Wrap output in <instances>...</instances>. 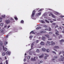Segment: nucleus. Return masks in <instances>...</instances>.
I'll use <instances>...</instances> for the list:
<instances>
[{"instance_id":"29","label":"nucleus","mask_w":64,"mask_h":64,"mask_svg":"<svg viewBox=\"0 0 64 64\" xmlns=\"http://www.w3.org/2000/svg\"><path fill=\"white\" fill-rule=\"evenodd\" d=\"M5 55V52H3L2 54V56H4Z\"/></svg>"},{"instance_id":"63","label":"nucleus","mask_w":64,"mask_h":64,"mask_svg":"<svg viewBox=\"0 0 64 64\" xmlns=\"http://www.w3.org/2000/svg\"><path fill=\"white\" fill-rule=\"evenodd\" d=\"M2 18H0V20H2Z\"/></svg>"},{"instance_id":"37","label":"nucleus","mask_w":64,"mask_h":64,"mask_svg":"<svg viewBox=\"0 0 64 64\" xmlns=\"http://www.w3.org/2000/svg\"><path fill=\"white\" fill-rule=\"evenodd\" d=\"M0 33H2L3 32V30H0Z\"/></svg>"},{"instance_id":"30","label":"nucleus","mask_w":64,"mask_h":64,"mask_svg":"<svg viewBox=\"0 0 64 64\" xmlns=\"http://www.w3.org/2000/svg\"><path fill=\"white\" fill-rule=\"evenodd\" d=\"M54 59H56V58H57V56H55L54 57Z\"/></svg>"},{"instance_id":"46","label":"nucleus","mask_w":64,"mask_h":64,"mask_svg":"<svg viewBox=\"0 0 64 64\" xmlns=\"http://www.w3.org/2000/svg\"><path fill=\"white\" fill-rule=\"evenodd\" d=\"M6 64H8V61L7 60H6Z\"/></svg>"},{"instance_id":"6","label":"nucleus","mask_w":64,"mask_h":64,"mask_svg":"<svg viewBox=\"0 0 64 64\" xmlns=\"http://www.w3.org/2000/svg\"><path fill=\"white\" fill-rule=\"evenodd\" d=\"M54 13L55 14V15H59L60 14H59V13L58 12H54Z\"/></svg>"},{"instance_id":"25","label":"nucleus","mask_w":64,"mask_h":64,"mask_svg":"<svg viewBox=\"0 0 64 64\" xmlns=\"http://www.w3.org/2000/svg\"><path fill=\"white\" fill-rule=\"evenodd\" d=\"M48 57V55H47L45 56L44 57V58L45 59H46V58Z\"/></svg>"},{"instance_id":"56","label":"nucleus","mask_w":64,"mask_h":64,"mask_svg":"<svg viewBox=\"0 0 64 64\" xmlns=\"http://www.w3.org/2000/svg\"><path fill=\"white\" fill-rule=\"evenodd\" d=\"M8 35H7L6 37V38H8Z\"/></svg>"},{"instance_id":"51","label":"nucleus","mask_w":64,"mask_h":64,"mask_svg":"<svg viewBox=\"0 0 64 64\" xmlns=\"http://www.w3.org/2000/svg\"><path fill=\"white\" fill-rule=\"evenodd\" d=\"M38 42H39V40H37L36 41V43H38Z\"/></svg>"},{"instance_id":"34","label":"nucleus","mask_w":64,"mask_h":64,"mask_svg":"<svg viewBox=\"0 0 64 64\" xmlns=\"http://www.w3.org/2000/svg\"><path fill=\"white\" fill-rule=\"evenodd\" d=\"M8 43L7 42H4V45H6Z\"/></svg>"},{"instance_id":"28","label":"nucleus","mask_w":64,"mask_h":64,"mask_svg":"<svg viewBox=\"0 0 64 64\" xmlns=\"http://www.w3.org/2000/svg\"><path fill=\"white\" fill-rule=\"evenodd\" d=\"M31 33H32V34H35V33H34V32H33V31H32V32H30V34H31Z\"/></svg>"},{"instance_id":"11","label":"nucleus","mask_w":64,"mask_h":64,"mask_svg":"<svg viewBox=\"0 0 64 64\" xmlns=\"http://www.w3.org/2000/svg\"><path fill=\"white\" fill-rule=\"evenodd\" d=\"M32 17H34V15H35V11L34 10L32 12Z\"/></svg>"},{"instance_id":"43","label":"nucleus","mask_w":64,"mask_h":64,"mask_svg":"<svg viewBox=\"0 0 64 64\" xmlns=\"http://www.w3.org/2000/svg\"><path fill=\"white\" fill-rule=\"evenodd\" d=\"M14 19H15V20H18V18H17V17H14Z\"/></svg>"},{"instance_id":"10","label":"nucleus","mask_w":64,"mask_h":64,"mask_svg":"<svg viewBox=\"0 0 64 64\" xmlns=\"http://www.w3.org/2000/svg\"><path fill=\"white\" fill-rule=\"evenodd\" d=\"M42 39L44 41H45L46 39V38L44 36H42Z\"/></svg>"},{"instance_id":"41","label":"nucleus","mask_w":64,"mask_h":64,"mask_svg":"<svg viewBox=\"0 0 64 64\" xmlns=\"http://www.w3.org/2000/svg\"><path fill=\"white\" fill-rule=\"evenodd\" d=\"M41 22L42 23H45L43 21V20H41Z\"/></svg>"},{"instance_id":"14","label":"nucleus","mask_w":64,"mask_h":64,"mask_svg":"<svg viewBox=\"0 0 64 64\" xmlns=\"http://www.w3.org/2000/svg\"><path fill=\"white\" fill-rule=\"evenodd\" d=\"M42 51H44V52H45L46 51V49L44 48H43L42 49Z\"/></svg>"},{"instance_id":"35","label":"nucleus","mask_w":64,"mask_h":64,"mask_svg":"<svg viewBox=\"0 0 64 64\" xmlns=\"http://www.w3.org/2000/svg\"><path fill=\"white\" fill-rule=\"evenodd\" d=\"M48 33L49 34H53V33L52 32H50Z\"/></svg>"},{"instance_id":"52","label":"nucleus","mask_w":64,"mask_h":64,"mask_svg":"<svg viewBox=\"0 0 64 64\" xmlns=\"http://www.w3.org/2000/svg\"><path fill=\"white\" fill-rule=\"evenodd\" d=\"M33 37V36H30V38H32Z\"/></svg>"},{"instance_id":"13","label":"nucleus","mask_w":64,"mask_h":64,"mask_svg":"<svg viewBox=\"0 0 64 64\" xmlns=\"http://www.w3.org/2000/svg\"><path fill=\"white\" fill-rule=\"evenodd\" d=\"M50 14L52 16V17H53V18H55V16L53 15L52 14V13L50 12Z\"/></svg>"},{"instance_id":"58","label":"nucleus","mask_w":64,"mask_h":64,"mask_svg":"<svg viewBox=\"0 0 64 64\" xmlns=\"http://www.w3.org/2000/svg\"><path fill=\"white\" fill-rule=\"evenodd\" d=\"M45 30H46V31H48V29L47 28H46L45 29Z\"/></svg>"},{"instance_id":"57","label":"nucleus","mask_w":64,"mask_h":64,"mask_svg":"<svg viewBox=\"0 0 64 64\" xmlns=\"http://www.w3.org/2000/svg\"><path fill=\"white\" fill-rule=\"evenodd\" d=\"M64 17V16H60V17Z\"/></svg>"},{"instance_id":"15","label":"nucleus","mask_w":64,"mask_h":64,"mask_svg":"<svg viewBox=\"0 0 64 64\" xmlns=\"http://www.w3.org/2000/svg\"><path fill=\"white\" fill-rule=\"evenodd\" d=\"M52 42H51V45H55V43L54 42L52 43Z\"/></svg>"},{"instance_id":"61","label":"nucleus","mask_w":64,"mask_h":64,"mask_svg":"<svg viewBox=\"0 0 64 64\" xmlns=\"http://www.w3.org/2000/svg\"><path fill=\"white\" fill-rule=\"evenodd\" d=\"M53 21H56V19H54L53 20Z\"/></svg>"},{"instance_id":"42","label":"nucleus","mask_w":64,"mask_h":64,"mask_svg":"<svg viewBox=\"0 0 64 64\" xmlns=\"http://www.w3.org/2000/svg\"><path fill=\"white\" fill-rule=\"evenodd\" d=\"M21 23H24V21L22 20L21 21Z\"/></svg>"},{"instance_id":"60","label":"nucleus","mask_w":64,"mask_h":64,"mask_svg":"<svg viewBox=\"0 0 64 64\" xmlns=\"http://www.w3.org/2000/svg\"><path fill=\"white\" fill-rule=\"evenodd\" d=\"M61 53H62V52H60V53H59V55H60V54H61Z\"/></svg>"},{"instance_id":"12","label":"nucleus","mask_w":64,"mask_h":64,"mask_svg":"<svg viewBox=\"0 0 64 64\" xmlns=\"http://www.w3.org/2000/svg\"><path fill=\"white\" fill-rule=\"evenodd\" d=\"M44 56V54H42L41 56H40L39 57V58H41L43 57Z\"/></svg>"},{"instance_id":"55","label":"nucleus","mask_w":64,"mask_h":64,"mask_svg":"<svg viewBox=\"0 0 64 64\" xmlns=\"http://www.w3.org/2000/svg\"><path fill=\"white\" fill-rule=\"evenodd\" d=\"M62 53L63 54V55L64 56V52L63 51H62Z\"/></svg>"},{"instance_id":"49","label":"nucleus","mask_w":64,"mask_h":64,"mask_svg":"<svg viewBox=\"0 0 64 64\" xmlns=\"http://www.w3.org/2000/svg\"><path fill=\"white\" fill-rule=\"evenodd\" d=\"M40 63H43V61L42 60L40 61Z\"/></svg>"},{"instance_id":"3","label":"nucleus","mask_w":64,"mask_h":64,"mask_svg":"<svg viewBox=\"0 0 64 64\" xmlns=\"http://www.w3.org/2000/svg\"><path fill=\"white\" fill-rule=\"evenodd\" d=\"M45 36H46V37H47L48 38V40H52V39L51 38H50V36H49V35H45Z\"/></svg>"},{"instance_id":"26","label":"nucleus","mask_w":64,"mask_h":64,"mask_svg":"<svg viewBox=\"0 0 64 64\" xmlns=\"http://www.w3.org/2000/svg\"><path fill=\"white\" fill-rule=\"evenodd\" d=\"M61 37H62V36L61 35H60L58 37V39H60Z\"/></svg>"},{"instance_id":"33","label":"nucleus","mask_w":64,"mask_h":64,"mask_svg":"<svg viewBox=\"0 0 64 64\" xmlns=\"http://www.w3.org/2000/svg\"><path fill=\"white\" fill-rule=\"evenodd\" d=\"M2 45V42H0V45Z\"/></svg>"},{"instance_id":"50","label":"nucleus","mask_w":64,"mask_h":64,"mask_svg":"<svg viewBox=\"0 0 64 64\" xmlns=\"http://www.w3.org/2000/svg\"><path fill=\"white\" fill-rule=\"evenodd\" d=\"M44 27L45 28H46L47 27V26L46 25H44Z\"/></svg>"},{"instance_id":"9","label":"nucleus","mask_w":64,"mask_h":64,"mask_svg":"<svg viewBox=\"0 0 64 64\" xmlns=\"http://www.w3.org/2000/svg\"><path fill=\"white\" fill-rule=\"evenodd\" d=\"M51 42H50L49 41H47L46 43V45H47L48 44L49 45H50L51 44Z\"/></svg>"},{"instance_id":"31","label":"nucleus","mask_w":64,"mask_h":64,"mask_svg":"<svg viewBox=\"0 0 64 64\" xmlns=\"http://www.w3.org/2000/svg\"><path fill=\"white\" fill-rule=\"evenodd\" d=\"M45 21L47 23H49V22H48V20H45Z\"/></svg>"},{"instance_id":"47","label":"nucleus","mask_w":64,"mask_h":64,"mask_svg":"<svg viewBox=\"0 0 64 64\" xmlns=\"http://www.w3.org/2000/svg\"><path fill=\"white\" fill-rule=\"evenodd\" d=\"M26 58H24V62H25L26 61Z\"/></svg>"},{"instance_id":"1","label":"nucleus","mask_w":64,"mask_h":64,"mask_svg":"<svg viewBox=\"0 0 64 64\" xmlns=\"http://www.w3.org/2000/svg\"><path fill=\"white\" fill-rule=\"evenodd\" d=\"M55 48H56V49H58V48H59V47L58 46H55L54 47V50L55 51L57 52V50L55 49Z\"/></svg>"},{"instance_id":"39","label":"nucleus","mask_w":64,"mask_h":64,"mask_svg":"<svg viewBox=\"0 0 64 64\" xmlns=\"http://www.w3.org/2000/svg\"><path fill=\"white\" fill-rule=\"evenodd\" d=\"M49 31H50L51 30V28H50L49 27Z\"/></svg>"},{"instance_id":"36","label":"nucleus","mask_w":64,"mask_h":64,"mask_svg":"<svg viewBox=\"0 0 64 64\" xmlns=\"http://www.w3.org/2000/svg\"><path fill=\"white\" fill-rule=\"evenodd\" d=\"M30 56H28V59H30Z\"/></svg>"},{"instance_id":"45","label":"nucleus","mask_w":64,"mask_h":64,"mask_svg":"<svg viewBox=\"0 0 64 64\" xmlns=\"http://www.w3.org/2000/svg\"><path fill=\"white\" fill-rule=\"evenodd\" d=\"M34 45V44H33L32 43V47H33V45Z\"/></svg>"},{"instance_id":"27","label":"nucleus","mask_w":64,"mask_h":64,"mask_svg":"<svg viewBox=\"0 0 64 64\" xmlns=\"http://www.w3.org/2000/svg\"><path fill=\"white\" fill-rule=\"evenodd\" d=\"M41 12H40L38 14V16H40V15H41Z\"/></svg>"},{"instance_id":"17","label":"nucleus","mask_w":64,"mask_h":64,"mask_svg":"<svg viewBox=\"0 0 64 64\" xmlns=\"http://www.w3.org/2000/svg\"><path fill=\"white\" fill-rule=\"evenodd\" d=\"M34 58L35 59H36V60L38 59V57L37 56H34Z\"/></svg>"},{"instance_id":"48","label":"nucleus","mask_w":64,"mask_h":64,"mask_svg":"<svg viewBox=\"0 0 64 64\" xmlns=\"http://www.w3.org/2000/svg\"><path fill=\"white\" fill-rule=\"evenodd\" d=\"M7 25H5L4 26V28H6L7 27Z\"/></svg>"},{"instance_id":"21","label":"nucleus","mask_w":64,"mask_h":64,"mask_svg":"<svg viewBox=\"0 0 64 64\" xmlns=\"http://www.w3.org/2000/svg\"><path fill=\"white\" fill-rule=\"evenodd\" d=\"M41 27H38L37 28H36V29H37V30H38V29H41Z\"/></svg>"},{"instance_id":"32","label":"nucleus","mask_w":64,"mask_h":64,"mask_svg":"<svg viewBox=\"0 0 64 64\" xmlns=\"http://www.w3.org/2000/svg\"><path fill=\"white\" fill-rule=\"evenodd\" d=\"M9 27H10V25H8V26L7 27V29H9Z\"/></svg>"},{"instance_id":"54","label":"nucleus","mask_w":64,"mask_h":64,"mask_svg":"<svg viewBox=\"0 0 64 64\" xmlns=\"http://www.w3.org/2000/svg\"><path fill=\"white\" fill-rule=\"evenodd\" d=\"M32 53V52H30V53L29 54L30 55H31V54Z\"/></svg>"},{"instance_id":"40","label":"nucleus","mask_w":64,"mask_h":64,"mask_svg":"<svg viewBox=\"0 0 64 64\" xmlns=\"http://www.w3.org/2000/svg\"><path fill=\"white\" fill-rule=\"evenodd\" d=\"M3 24L2 23H1L0 24V26H3Z\"/></svg>"},{"instance_id":"62","label":"nucleus","mask_w":64,"mask_h":64,"mask_svg":"<svg viewBox=\"0 0 64 64\" xmlns=\"http://www.w3.org/2000/svg\"><path fill=\"white\" fill-rule=\"evenodd\" d=\"M52 60L53 61H55V60L54 59H52Z\"/></svg>"},{"instance_id":"20","label":"nucleus","mask_w":64,"mask_h":64,"mask_svg":"<svg viewBox=\"0 0 64 64\" xmlns=\"http://www.w3.org/2000/svg\"><path fill=\"white\" fill-rule=\"evenodd\" d=\"M2 18H5V15H2Z\"/></svg>"},{"instance_id":"4","label":"nucleus","mask_w":64,"mask_h":64,"mask_svg":"<svg viewBox=\"0 0 64 64\" xmlns=\"http://www.w3.org/2000/svg\"><path fill=\"white\" fill-rule=\"evenodd\" d=\"M3 49L4 51H6L7 50V48H4V46H3Z\"/></svg>"},{"instance_id":"22","label":"nucleus","mask_w":64,"mask_h":64,"mask_svg":"<svg viewBox=\"0 0 64 64\" xmlns=\"http://www.w3.org/2000/svg\"><path fill=\"white\" fill-rule=\"evenodd\" d=\"M36 52H37L38 53L40 52L39 51V49H37L36 50Z\"/></svg>"},{"instance_id":"8","label":"nucleus","mask_w":64,"mask_h":64,"mask_svg":"<svg viewBox=\"0 0 64 64\" xmlns=\"http://www.w3.org/2000/svg\"><path fill=\"white\" fill-rule=\"evenodd\" d=\"M10 54H11V52H8V51H7L6 52V54L7 55H10Z\"/></svg>"},{"instance_id":"23","label":"nucleus","mask_w":64,"mask_h":64,"mask_svg":"<svg viewBox=\"0 0 64 64\" xmlns=\"http://www.w3.org/2000/svg\"><path fill=\"white\" fill-rule=\"evenodd\" d=\"M52 53H54V54H56V52L54 51H52Z\"/></svg>"},{"instance_id":"5","label":"nucleus","mask_w":64,"mask_h":64,"mask_svg":"<svg viewBox=\"0 0 64 64\" xmlns=\"http://www.w3.org/2000/svg\"><path fill=\"white\" fill-rule=\"evenodd\" d=\"M6 24H8V23H9L10 22V20H6Z\"/></svg>"},{"instance_id":"7","label":"nucleus","mask_w":64,"mask_h":64,"mask_svg":"<svg viewBox=\"0 0 64 64\" xmlns=\"http://www.w3.org/2000/svg\"><path fill=\"white\" fill-rule=\"evenodd\" d=\"M30 60L32 61H35L36 60V59H35L34 58H31Z\"/></svg>"},{"instance_id":"19","label":"nucleus","mask_w":64,"mask_h":64,"mask_svg":"<svg viewBox=\"0 0 64 64\" xmlns=\"http://www.w3.org/2000/svg\"><path fill=\"white\" fill-rule=\"evenodd\" d=\"M40 44L42 45H43L44 44V42H42L40 43Z\"/></svg>"},{"instance_id":"18","label":"nucleus","mask_w":64,"mask_h":64,"mask_svg":"<svg viewBox=\"0 0 64 64\" xmlns=\"http://www.w3.org/2000/svg\"><path fill=\"white\" fill-rule=\"evenodd\" d=\"M46 32L45 31H42L40 32V33H45Z\"/></svg>"},{"instance_id":"59","label":"nucleus","mask_w":64,"mask_h":64,"mask_svg":"<svg viewBox=\"0 0 64 64\" xmlns=\"http://www.w3.org/2000/svg\"><path fill=\"white\" fill-rule=\"evenodd\" d=\"M42 10V9H40V10H38V11H39V12H40V11H41V10Z\"/></svg>"},{"instance_id":"64","label":"nucleus","mask_w":64,"mask_h":64,"mask_svg":"<svg viewBox=\"0 0 64 64\" xmlns=\"http://www.w3.org/2000/svg\"><path fill=\"white\" fill-rule=\"evenodd\" d=\"M58 26L56 25V26L55 27V28H56V27H58Z\"/></svg>"},{"instance_id":"44","label":"nucleus","mask_w":64,"mask_h":64,"mask_svg":"<svg viewBox=\"0 0 64 64\" xmlns=\"http://www.w3.org/2000/svg\"><path fill=\"white\" fill-rule=\"evenodd\" d=\"M55 31H56V33H59V32L56 30H55Z\"/></svg>"},{"instance_id":"38","label":"nucleus","mask_w":64,"mask_h":64,"mask_svg":"<svg viewBox=\"0 0 64 64\" xmlns=\"http://www.w3.org/2000/svg\"><path fill=\"white\" fill-rule=\"evenodd\" d=\"M56 34L57 35H59V34L57 32H56Z\"/></svg>"},{"instance_id":"53","label":"nucleus","mask_w":64,"mask_h":64,"mask_svg":"<svg viewBox=\"0 0 64 64\" xmlns=\"http://www.w3.org/2000/svg\"><path fill=\"white\" fill-rule=\"evenodd\" d=\"M52 24L54 25H55L56 24V23H53Z\"/></svg>"},{"instance_id":"2","label":"nucleus","mask_w":64,"mask_h":64,"mask_svg":"<svg viewBox=\"0 0 64 64\" xmlns=\"http://www.w3.org/2000/svg\"><path fill=\"white\" fill-rule=\"evenodd\" d=\"M61 58H60L59 59V60L60 61H64V58L63 56H62V55H61L60 56Z\"/></svg>"},{"instance_id":"16","label":"nucleus","mask_w":64,"mask_h":64,"mask_svg":"<svg viewBox=\"0 0 64 64\" xmlns=\"http://www.w3.org/2000/svg\"><path fill=\"white\" fill-rule=\"evenodd\" d=\"M60 43H62V42H64V40H60Z\"/></svg>"},{"instance_id":"24","label":"nucleus","mask_w":64,"mask_h":64,"mask_svg":"<svg viewBox=\"0 0 64 64\" xmlns=\"http://www.w3.org/2000/svg\"><path fill=\"white\" fill-rule=\"evenodd\" d=\"M46 52L48 53L49 52V50L48 49L47 50H46Z\"/></svg>"}]
</instances>
